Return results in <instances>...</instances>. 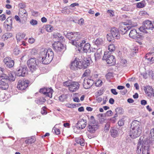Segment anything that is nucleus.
Instances as JSON below:
<instances>
[{
	"instance_id": "1",
	"label": "nucleus",
	"mask_w": 154,
	"mask_h": 154,
	"mask_svg": "<svg viewBox=\"0 0 154 154\" xmlns=\"http://www.w3.org/2000/svg\"><path fill=\"white\" fill-rule=\"evenodd\" d=\"M54 53L51 49H42L39 53V57L37 59L31 58L27 61V65L31 71L33 72L38 68L39 63L44 64L49 63L53 58Z\"/></svg>"
},
{
	"instance_id": "2",
	"label": "nucleus",
	"mask_w": 154,
	"mask_h": 154,
	"mask_svg": "<svg viewBox=\"0 0 154 154\" xmlns=\"http://www.w3.org/2000/svg\"><path fill=\"white\" fill-rule=\"evenodd\" d=\"M142 127L140 122L134 120L131 123L130 136L132 138H135L140 136L142 132Z\"/></svg>"
},
{
	"instance_id": "3",
	"label": "nucleus",
	"mask_w": 154,
	"mask_h": 154,
	"mask_svg": "<svg viewBox=\"0 0 154 154\" xmlns=\"http://www.w3.org/2000/svg\"><path fill=\"white\" fill-rule=\"evenodd\" d=\"M140 140V139L137 144V153L139 154L142 151L143 154H150L149 144L147 142Z\"/></svg>"
},
{
	"instance_id": "4",
	"label": "nucleus",
	"mask_w": 154,
	"mask_h": 154,
	"mask_svg": "<svg viewBox=\"0 0 154 154\" xmlns=\"http://www.w3.org/2000/svg\"><path fill=\"white\" fill-rule=\"evenodd\" d=\"M98 128V122L95 120L93 116H91L88 126V131L91 134H93L96 131Z\"/></svg>"
},
{
	"instance_id": "5",
	"label": "nucleus",
	"mask_w": 154,
	"mask_h": 154,
	"mask_svg": "<svg viewBox=\"0 0 154 154\" xmlns=\"http://www.w3.org/2000/svg\"><path fill=\"white\" fill-rule=\"evenodd\" d=\"M154 28V23L149 20H146L143 22V25L139 29L141 32L147 33V30H152Z\"/></svg>"
},
{
	"instance_id": "6",
	"label": "nucleus",
	"mask_w": 154,
	"mask_h": 154,
	"mask_svg": "<svg viewBox=\"0 0 154 154\" xmlns=\"http://www.w3.org/2000/svg\"><path fill=\"white\" fill-rule=\"evenodd\" d=\"M66 36L68 39L71 40L70 42L71 44L72 41L78 40L81 37V35L79 34V32H67Z\"/></svg>"
},
{
	"instance_id": "7",
	"label": "nucleus",
	"mask_w": 154,
	"mask_h": 154,
	"mask_svg": "<svg viewBox=\"0 0 154 154\" xmlns=\"http://www.w3.org/2000/svg\"><path fill=\"white\" fill-rule=\"evenodd\" d=\"M103 59L106 61L107 63L114 65L116 62V60L114 56L111 55L109 52H105Z\"/></svg>"
},
{
	"instance_id": "8",
	"label": "nucleus",
	"mask_w": 154,
	"mask_h": 154,
	"mask_svg": "<svg viewBox=\"0 0 154 154\" xmlns=\"http://www.w3.org/2000/svg\"><path fill=\"white\" fill-rule=\"evenodd\" d=\"M52 46L54 49L57 53L62 54L64 51V47L60 42L58 41L54 42Z\"/></svg>"
},
{
	"instance_id": "9",
	"label": "nucleus",
	"mask_w": 154,
	"mask_h": 154,
	"mask_svg": "<svg viewBox=\"0 0 154 154\" xmlns=\"http://www.w3.org/2000/svg\"><path fill=\"white\" fill-rule=\"evenodd\" d=\"M134 26V25L132 24L131 21H129L128 23H124L123 25L120 27V30L121 31L122 34H124L132 27Z\"/></svg>"
},
{
	"instance_id": "10",
	"label": "nucleus",
	"mask_w": 154,
	"mask_h": 154,
	"mask_svg": "<svg viewBox=\"0 0 154 154\" xmlns=\"http://www.w3.org/2000/svg\"><path fill=\"white\" fill-rule=\"evenodd\" d=\"M29 83V82L27 80H20L18 82L17 88L21 90H24L28 86Z\"/></svg>"
},
{
	"instance_id": "11",
	"label": "nucleus",
	"mask_w": 154,
	"mask_h": 154,
	"mask_svg": "<svg viewBox=\"0 0 154 154\" xmlns=\"http://www.w3.org/2000/svg\"><path fill=\"white\" fill-rule=\"evenodd\" d=\"M39 92L43 93L46 96L49 97H52V93L53 92V89L51 88H41Z\"/></svg>"
},
{
	"instance_id": "12",
	"label": "nucleus",
	"mask_w": 154,
	"mask_h": 154,
	"mask_svg": "<svg viewBox=\"0 0 154 154\" xmlns=\"http://www.w3.org/2000/svg\"><path fill=\"white\" fill-rule=\"evenodd\" d=\"M94 83V81L93 79L86 77L84 79L83 86L85 89H88L91 87Z\"/></svg>"
},
{
	"instance_id": "13",
	"label": "nucleus",
	"mask_w": 154,
	"mask_h": 154,
	"mask_svg": "<svg viewBox=\"0 0 154 154\" xmlns=\"http://www.w3.org/2000/svg\"><path fill=\"white\" fill-rule=\"evenodd\" d=\"M4 26L7 31H10L12 29V20L11 17H8L4 22Z\"/></svg>"
},
{
	"instance_id": "14",
	"label": "nucleus",
	"mask_w": 154,
	"mask_h": 154,
	"mask_svg": "<svg viewBox=\"0 0 154 154\" xmlns=\"http://www.w3.org/2000/svg\"><path fill=\"white\" fill-rule=\"evenodd\" d=\"M72 41V44L76 47H78L79 49H82L83 46H84L86 43V41L85 40L81 39V37L80 39L76 41Z\"/></svg>"
},
{
	"instance_id": "15",
	"label": "nucleus",
	"mask_w": 154,
	"mask_h": 154,
	"mask_svg": "<svg viewBox=\"0 0 154 154\" xmlns=\"http://www.w3.org/2000/svg\"><path fill=\"white\" fill-rule=\"evenodd\" d=\"M27 72V68L26 66L20 67L16 72V74L18 76H24Z\"/></svg>"
},
{
	"instance_id": "16",
	"label": "nucleus",
	"mask_w": 154,
	"mask_h": 154,
	"mask_svg": "<svg viewBox=\"0 0 154 154\" xmlns=\"http://www.w3.org/2000/svg\"><path fill=\"white\" fill-rule=\"evenodd\" d=\"M110 33L113 37L117 39L120 38V34L119 30L115 27L112 28L110 30Z\"/></svg>"
},
{
	"instance_id": "17",
	"label": "nucleus",
	"mask_w": 154,
	"mask_h": 154,
	"mask_svg": "<svg viewBox=\"0 0 154 154\" xmlns=\"http://www.w3.org/2000/svg\"><path fill=\"white\" fill-rule=\"evenodd\" d=\"M79 85L78 82L72 81L69 90L72 92H75L79 89Z\"/></svg>"
},
{
	"instance_id": "18",
	"label": "nucleus",
	"mask_w": 154,
	"mask_h": 154,
	"mask_svg": "<svg viewBox=\"0 0 154 154\" xmlns=\"http://www.w3.org/2000/svg\"><path fill=\"white\" fill-rule=\"evenodd\" d=\"M129 36L130 38L135 39L140 38L141 37V35L137 32L135 29L131 30L129 33Z\"/></svg>"
},
{
	"instance_id": "19",
	"label": "nucleus",
	"mask_w": 154,
	"mask_h": 154,
	"mask_svg": "<svg viewBox=\"0 0 154 154\" xmlns=\"http://www.w3.org/2000/svg\"><path fill=\"white\" fill-rule=\"evenodd\" d=\"M3 62L9 68L13 67L14 65V61L11 60L10 57H7L5 58Z\"/></svg>"
},
{
	"instance_id": "20",
	"label": "nucleus",
	"mask_w": 154,
	"mask_h": 154,
	"mask_svg": "<svg viewBox=\"0 0 154 154\" xmlns=\"http://www.w3.org/2000/svg\"><path fill=\"white\" fill-rule=\"evenodd\" d=\"M4 79L7 80V82L8 84L11 82L14 81L15 79V75L13 73L9 74L8 76L6 74L4 75L3 76Z\"/></svg>"
},
{
	"instance_id": "21",
	"label": "nucleus",
	"mask_w": 154,
	"mask_h": 154,
	"mask_svg": "<svg viewBox=\"0 0 154 154\" xmlns=\"http://www.w3.org/2000/svg\"><path fill=\"white\" fill-rule=\"evenodd\" d=\"M145 60L148 63H150L154 60V52H150L146 54Z\"/></svg>"
},
{
	"instance_id": "22",
	"label": "nucleus",
	"mask_w": 154,
	"mask_h": 154,
	"mask_svg": "<svg viewBox=\"0 0 154 154\" xmlns=\"http://www.w3.org/2000/svg\"><path fill=\"white\" fill-rule=\"evenodd\" d=\"M102 54V49L100 48L98 49L94 54V58L95 61H97L101 57Z\"/></svg>"
},
{
	"instance_id": "23",
	"label": "nucleus",
	"mask_w": 154,
	"mask_h": 154,
	"mask_svg": "<svg viewBox=\"0 0 154 154\" xmlns=\"http://www.w3.org/2000/svg\"><path fill=\"white\" fill-rule=\"evenodd\" d=\"M78 61L79 59L76 58L74 61L72 62L70 66V68L72 69L76 70L78 68Z\"/></svg>"
},
{
	"instance_id": "24",
	"label": "nucleus",
	"mask_w": 154,
	"mask_h": 154,
	"mask_svg": "<svg viewBox=\"0 0 154 154\" xmlns=\"http://www.w3.org/2000/svg\"><path fill=\"white\" fill-rule=\"evenodd\" d=\"M110 132L111 135L114 138L118 136L119 135V133L117 130L113 127L111 128Z\"/></svg>"
},
{
	"instance_id": "25",
	"label": "nucleus",
	"mask_w": 154,
	"mask_h": 154,
	"mask_svg": "<svg viewBox=\"0 0 154 154\" xmlns=\"http://www.w3.org/2000/svg\"><path fill=\"white\" fill-rule=\"evenodd\" d=\"M145 93L149 95L150 94L152 95L153 92V90L152 87L149 86H146L145 87Z\"/></svg>"
},
{
	"instance_id": "26",
	"label": "nucleus",
	"mask_w": 154,
	"mask_h": 154,
	"mask_svg": "<svg viewBox=\"0 0 154 154\" xmlns=\"http://www.w3.org/2000/svg\"><path fill=\"white\" fill-rule=\"evenodd\" d=\"M75 141L77 143L79 144L82 146H84L85 145L84 140L82 138L80 137L76 138Z\"/></svg>"
},
{
	"instance_id": "27",
	"label": "nucleus",
	"mask_w": 154,
	"mask_h": 154,
	"mask_svg": "<svg viewBox=\"0 0 154 154\" xmlns=\"http://www.w3.org/2000/svg\"><path fill=\"white\" fill-rule=\"evenodd\" d=\"M53 37L54 38H55L58 40L63 39V37L60 34L57 32L54 33Z\"/></svg>"
},
{
	"instance_id": "28",
	"label": "nucleus",
	"mask_w": 154,
	"mask_h": 154,
	"mask_svg": "<svg viewBox=\"0 0 154 154\" xmlns=\"http://www.w3.org/2000/svg\"><path fill=\"white\" fill-rule=\"evenodd\" d=\"M35 140V137H31L28 138L27 139L25 140V143L26 144H30L33 143Z\"/></svg>"
},
{
	"instance_id": "29",
	"label": "nucleus",
	"mask_w": 154,
	"mask_h": 154,
	"mask_svg": "<svg viewBox=\"0 0 154 154\" xmlns=\"http://www.w3.org/2000/svg\"><path fill=\"white\" fill-rule=\"evenodd\" d=\"M46 101V99L43 97H40L35 100V102L38 104L40 105Z\"/></svg>"
},
{
	"instance_id": "30",
	"label": "nucleus",
	"mask_w": 154,
	"mask_h": 154,
	"mask_svg": "<svg viewBox=\"0 0 154 154\" xmlns=\"http://www.w3.org/2000/svg\"><path fill=\"white\" fill-rule=\"evenodd\" d=\"M78 122L81 125L82 129H83L87 125V122L86 120L80 119L78 121Z\"/></svg>"
},
{
	"instance_id": "31",
	"label": "nucleus",
	"mask_w": 154,
	"mask_h": 154,
	"mask_svg": "<svg viewBox=\"0 0 154 154\" xmlns=\"http://www.w3.org/2000/svg\"><path fill=\"white\" fill-rule=\"evenodd\" d=\"M90 45L88 43H87L85 44L84 47L82 48L84 52L87 53L89 51L90 52L91 50H90Z\"/></svg>"
},
{
	"instance_id": "32",
	"label": "nucleus",
	"mask_w": 154,
	"mask_h": 154,
	"mask_svg": "<svg viewBox=\"0 0 154 154\" xmlns=\"http://www.w3.org/2000/svg\"><path fill=\"white\" fill-rule=\"evenodd\" d=\"M25 36V35L21 33H17L16 36V38L17 40V42H20L22 38H24Z\"/></svg>"
},
{
	"instance_id": "33",
	"label": "nucleus",
	"mask_w": 154,
	"mask_h": 154,
	"mask_svg": "<svg viewBox=\"0 0 154 154\" xmlns=\"http://www.w3.org/2000/svg\"><path fill=\"white\" fill-rule=\"evenodd\" d=\"M68 97V95L63 94L60 96L58 97V100L60 102H63L65 101Z\"/></svg>"
},
{
	"instance_id": "34",
	"label": "nucleus",
	"mask_w": 154,
	"mask_h": 154,
	"mask_svg": "<svg viewBox=\"0 0 154 154\" xmlns=\"http://www.w3.org/2000/svg\"><path fill=\"white\" fill-rule=\"evenodd\" d=\"M82 61L83 69H85L89 65V61L88 60H82Z\"/></svg>"
},
{
	"instance_id": "35",
	"label": "nucleus",
	"mask_w": 154,
	"mask_h": 154,
	"mask_svg": "<svg viewBox=\"0 0 154 154\" xmlns=\"http://www.w3.org/2000/svg\"><path fill=\"white\" fill-rule=\"evenodd\" d=\"M115 46L114 44H112L109 45L108 46V49L109 50V52H113L115 50Z\"/></svg>"
},
{
	"instance_id": "36",
	"label": "nucleus",
	"mask_w": 154,
	"mask_h": 154,
	"mask_svg": "<svg viewBox=\"0 0 154 154\" xmlns=\"http://www.w3.org/2000/svg\"><path fill=\"white\" fill-rule=\"evenodd\" d=\"M149 71H148L147 72L141 73V75L145 79H146L148 77H150V73H149Z\"/></svg>"
},
{
	"instance_id": "37",
	"label": "nucleus",
	"mask_w": 154,
	"mask_h": 154,
	"mask_svg": "<svg viewBox=\"0 0 154 154\" xmlns=\"http://www.w3.org/2000/svg\"><path fill=\"white\" fill-rule=\"evenodd\" d=\"M103 42V40L101 38H97L95 41V44L97 45H99L102 44Z\"/></svg>"
},
{
	"instance_id": "38",
	"label": "nucleus",
	"mask_w": 154,
	"mask_h": 154,
	"mask_svg": "<svg viewBox=\"0 0 154 154\" xmlns=\"http://www.w3.org/2000/svg\"><path fill=\"white\" fill-rule=\"evenodd\" d=\"M12 36V33L10 32H8L5 33L3 35V38L6 39L11 38Z\"/></svg>"
},
{
	"instance_id": "39",
	"label": "nucleus",
	"mask_w": 154,
	"mask_h": 154,
	"mask_svg": "<svg viewBox=\"0 0 154 154\" xmlns=\"http://www.w3.org/2000/svg\"><path fill=\"white\" fill-rule=\"evenodd\" d=\"M137 6L138 8L144 7L145 6V2L144 1H143L138 3L137 5Z\"/></svg>"
},
{
	"instance_id": "40",
	"label": "nucleus",
	"mask_w": 154,
	"mask_h": 154,
	"mask_svg": "<svg viewBox=\"0 0 154 154\" xmlns=\"http://www.w3.org/2000/svg\"><path fill=\"white\" fill-rule=\"evenodd\" d=\"M5 71V70L3 68L0 67V79L4 78L3 77L4 75H5V74L4 73Z\"/></svg>"
},
{
	"instance_id": "41",
	"label": "nucleus",
	"mask_w": 154,
	"mask_h": 154,
	"mask_svg": "<svg viewBox=\"0 0 154 154\" xmlns=\"http://www.w3.org/2000/svg\"><path fill=\"white\" fill-rule=\"evenodd\" d=\"M114 38V37H113V36H112L111 33L107 34V38L109 42L112 41Z\"/></svg>"
},
{
	"instance_id": "42",
	"label": "nucleus",
	"mask_w": 154,
	"mask_h": 154,
	"mask_svg": "<svg viewBox=\"0 0 154 154\" xmlns=\"http://www.w3.org/2000/svg\"><path fill=\"white\" fill-rule=\"evenodd\" d=\"M20 52V51L17 47H15L13 50V54L16 55H18Z\"/></svg>"
},
{
	"instance_id": "43",
	"label": "nucleus",
	"mask_w": 154,
	"mask_h": 154,
	"mask_svg": "<svg viewBox=\"0 0 154 154\" xmlns=\"http://www.w3.org/2000/svg\"><path fill=\"white\" fill-rule=\"evenodd\" d=\"M127 61L125 59H122L120 61V64L121 65L125 67L127 65Z\"/></svg>"
},
{
	"instance_id": "44",
	"label": "nucleus",
	"mask_w": 154,
	"mask_h": 154,
	"mask_svg": "<svg viewBox=\"0 0 154 154\" xmlns=\"http://www.w3.org/2000/svg\"><path fill=\"white\" fill-rule=\"evenodd\" d=\"M45 28L46 30L48 32L51 31L53 29V27L50 25H48L45 26Z\"/></svg>"
},
{
	"instance_id": "45",
	"label": "nucleus",
	"mask_w": 154,
	"mask_h": 154,
	"mask_svg": "<svg viewBox=\"0 0 154 154\" xmlns=\"http://www.w3.org/2000/svg\"><path fill=\"white\" fill-rule=\"evenodd\" d=\"M102 84V82L100 79H98L95 82V85L97 87H99L101 86Z\"/></svg>"
},
{
	"instance_id": "46",
	"label": "nucleus",
	"mask_w": 154,
	"mask_h": 154,
	"mask_svg": "<svg viewBox=\"0 0 154 154\" xmlns=\"http://www.w3.org/2000/svg\"><path fill=\"white\" fill-rule=\"evenodd\" d=\"M90 71L89 69H86L83 74L82 77H85L89 75L90 73Z\"/></svg>"
},
{
	"instance_id": "47",
	"label": "nucleus",
	"mask_w": 154,
	"mask_h": 154,
	"mask_svg": "<svg viewBox=\"0 0 154 154\" xmlns=\"http://www.w3.org/2000/svg\"><path fill=\"white\" fill-rule=\"evenodd\" d=\"M72 82L70 80L65 82H63V85L64 86L69 87V88L70 85H71V83Z\"/></svg>"
},
{
	"instance_id": "48",
	"label": "nucleus",
	"mask_w": 154,
	"mask_h": 154,
	"mask_svg": "<svg viewBox=\"0 0 154 154\" xmlns=\"http://www.w3.org/2000/svg\"><path fill=\"white\" fill-rule=\"evenodd\" d=\"M73 129L74 132L76 133H79L81 130L80 129H79V128L76 125L73 127Z\"/></svg>"
},
{
	"instance_id": "49",
	"label": "nucleus",
	"mask_w": 154,
	"mask_h": 154,
	"mask_svg": "<svg viewBox=\"0 0 154 154\" xmlns=\"http://www.w3.org/2000/svg\"><path fill=\"white\" fill-rule=\"evenodd\" d=\"M115 111L117 113L122 114L123 112L122 109L120 107L116 108L115 109Z\"/></svg>"
},
{
	"instance_id": "50",
	"label": "nucleus",
	"mask_w": 154,
	"mask_h": 154,
	"mask_svg": "<svg viewBox=\"0 0 154 154\" xmlns=\"http://www.w3.org/2000/svg\"><path fill=\"white\" fill-rule=\"evenodd\" d=\"M78 68L79 69H82L83 68V66H82V60L80 61L79 59V61H78Z\"/></svg>"
},
{
	"instance_id": "51",
	"label": "nucleus",
	"mask_w": 154,
	"mask_h": 154,
	"mask_svg": "<svg viewBox=\"0 0 154 154\" xmlns=\"http://www.w3.org/2000/svg\"><path fill=\"white\" fill-rule=\"evenodd\" d=\"M18 7L20 8L23 9L26 7V5L25 3H20L18 4Z\"/></svg>"
},
{
	"instance_id": "52",
	"label": "nucleus",
	"mask_w": 154,
	"mask_h": 154,
	"mask_svg": "<svg viewBox=\"0 0 154 154\" xmlns=\"http://www.w3.org/2000/svg\"><path fill=\"white\" fill-rule=\"evenodd\" d=\"M30 23L31 25L34 26L37 24V21L35 20L32 19L30 21Z\"/></svg>"
},
{
	"instance_id": "53",
	"label": "nucleus",
	"mask_w": 154,
	"mask_h": 154,
	"mask_svg": "<svg viewBox=\"0 0 154 154\" xmlns=\"http://www.w3.org/2000/svg\"><path fill=\"white\" fill-rule=\"evenodd\" d=\"M45 108H46L45 106L43 107L42 108L41 113L43 115H45L47 113Z\"/></svg>"
},
{
	"instance_id": "54",
	"label": "nucleus",
	"mask_w": 154,
	"mask_h": 154,
	"mask_svg": "<svg viewBox=\"0 0 154 154\" xmlns=\"http://www.w3.org/2000/svg\"><path fill=\"white\" fill-rule=\"evenodd\" d=\"M69 9H68V8L67 7H65L64 8L63 10H62V13H64L65 14L66 13H68Z\"/></svg>"
},
{
	"instance_id": "55",
	"label": "nucleus",
	"mask_w": 154,
	"mask_h": 154,
	"mask_svg": "<svg viewBox=\"0 0 154 154\" xmlns=\"http://www.w3.org/2000/svg\"><path fill=\"white\" fill-rule=\"evenodd\" d=\"M31 53L32 55H35L37 54V51L35 49H33L31 50Z\"/></svg>"
},
{
	"instance_id": "56",
	"label": "nucleus",
	"mask_w": 154,
	"mask_h": 154,
	"mask_svg": "<svg viewBox=\"0 0 154 154\" xmlns=\"http://www.w3.org/2000/svg\"><path fill=\"white\" fill-rule=\"evenodd\" d=\"M53 130L54 131L55 133L57 135H58L60 134V130L59 129L54 128Z\"/></svg>"
},
{
	"instance_id": "57",
	"label": "nucleus",
	"mask_w": 154,
	"mask_h": 154,
	"mask_svg": "<svg viewBox=\"0 0 154 154\" xmlns=\"http://www.w3.org/2000/svg\"><path fill=\"white\" fill-rule=\"evenodd\" d=\"M107 13L109 14L111 17H113L114 15V12L112 10H109L107 11Z\"/></svg>"
},
{
	"instance_id": "58",
	"label": "nucleus",
	"mask_w": 154,
	"mask_h": 154,
	"mask_svg": "<svg viewBox=\"0 0 154 154\" xmlns=\"http://www.w3.org/2000/svg\"><path fill=\"white\" fill-rule=\"evenodd\" d=\"M65 106L68 108H73L75 106L73 104H70L69 103H66Z\"/></svg>"
},
{
	"instance_id": "59",
	"label": "nucleus",
	"mask_w": 154,
	"mask_h": 154,
	"mask_svg": "<svg viewBox=\"0 0 154 154\" xmlns=\"http://www.w3.org/2000/svg\"><path fill=\"white\" fill-rule=\"evenodd\" d=\"M124 121L121 120L118 122V124L119 126H122L124 125Z\"/></svg>"
},
{
	"instance_id": "60",
	"label": "nucleus",
	"mask_w": 154,
	"mask_h": 154,
	"mask_svg": "<svg viewBox=\"0 0 154 154\" xmlns=\"http://www.w3.org/2000/svg\"><path fill=\"white\" fill-rule=\"evenodd\" d=\"M110 125L109 123H107L105 126L104 129L108 131L109 129Z\"/></svg>"
},
{
	"instance_id": "61",
	"label": "nucleus",
	"mask_w": 154,
	"mask_h": 154,
	"mask_svg": "<svg viewBox=\"0 0 154 154\" xmlns=\"http://www.w3.org/2000/svg\"><path fill=\"white\" fill-rule=\"evenodd\" d=\"M0 20L2 21L4 20H5L6 17L5 14H3L0 15Z\"/></svg>"
},
{
	"instance_id": "62",
	"label": "nucleus",
	"mask_w": 154,
	"mask_h": 154,
	"mask_svg": "<svg viewBox=\"0 0 154 154\" xmlns=\"http://www.w3.org/2000/svg\"><path fill=\"white\" fill-rule=\"evenodd\" d=\"M149 73H150V77L154 80V71H149Z\"/></svg>"
},
{
	"instance_id": "63",
	"label": "nucleus",
	"mask_w": 154,
	"mask_h": 154,
	"mask_svg": "<svg viewBox=\"0 0 154 154\" xmlns=\"http://www.w3.org/2000/svg\"><path fill=\"white\" fill-rule=\"evenodd\" d=\"M103 91L100 90L98 91L96 93V94L97 96H100L103 94Z\"/></svg>"
},
{
	"instance_id": "64",
	"label": "nucleus",
	"mask_w": 154,
	"mask_h": 154,
	"mask_svg": "<svg viewBox=\"0 0 154 154\" xmlns=\"http://www.w3.org/2000/svg\"><path fill=\"white\" fill-rule=\"evenodd\" d=\"M150 134L152 137H154V128L151 129Z\"/></svg>"
}]
</instances>
